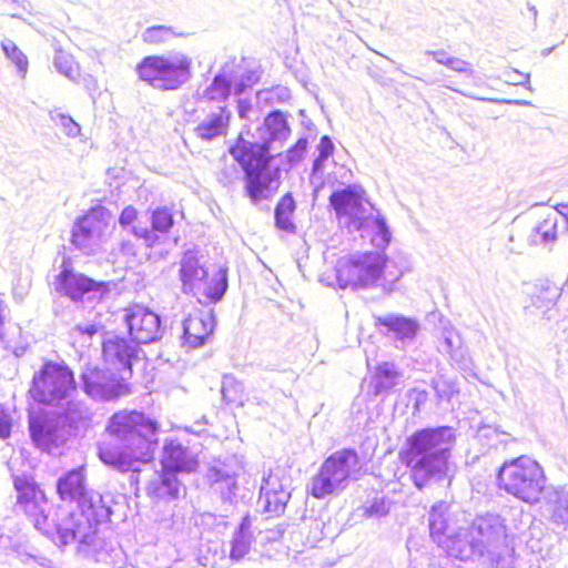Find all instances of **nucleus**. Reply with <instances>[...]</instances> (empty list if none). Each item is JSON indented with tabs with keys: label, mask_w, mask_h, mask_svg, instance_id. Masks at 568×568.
Instances as JSON below:
<instances>
[{
	"label": "nucleus",
	"mask_w": 568,
	"mask_h": 568,
	"mask_svg": "<svg viewBox=\"0 0 568 568\" xmlns=\"http://www.w3.org/2000/svg\"><path fill=\"white\" fill-rule=\"evenodd\" d=\"M139 343L131 337L113 336L102 343V355L106 371L116 372L126 382L132 375V363L139 357Z\"/></svg>",
	"instance_id": "9b49d317"
},
{
	"label": "nucleus",
	"mask_w": 568,
	"mask_h": 568,
	"mask_svg": "<svg viewBox=\"0 0 568 568\" xmlns=\"http://www.w3.org/2000/svg\"><path fill=\"white\" fill-rule=\"evenodd\" d=\"M111 213L102 206H94L84 212L71 231V243L80 250L93 253L94 247L110 229Z\"/></svg>",
	"instance_id": "9d476101"
},
{
	"label": "nucleus",
	"mask_w": 568,
	"mask_h": 568,
	"mask_svg": "<svg viewBox=\"0 0 568 568\" xmlns=\"http://www.w3.org/2000/svg\"><path fill=\"white\" fill-rule=\"evenodd\" d=\"M317 150H318V155L314 160V163H313L314 171L321 170L325 160L328 156L333 155V153H334V144H333L332 140L329 139V136L323 135L320 139Z\"/></svg>",
	"instance_id": "58836bf2"
},
{
	"label": "nucleus",
	"mask_w": 568,
	"mask_h": 568,
	"mask_svg": "<svg viewBox=\"0 0 568 568\" xmlns=\"http://www.w3.org/2000/svg\"><path fill=\"white\" fill-rule=\"evenodd\" d=\"M232 88V81L225 74H216L211 85L205 90L204 97L209 100H222L225 101Z\"/></svg>",
	"instance_id": "2f4dec72"
},
{
	"label": "nucleus",
	"mask_w": 568,
	"mask_h": 568,
	"mask_svg": "<svg viewBox=\"0 0 568 568\" xmlns=\"http://www.w3.org/2000/svg\"><path fill=\"white\" fill-rule=\"evenodd\" d=\"M498 486L507 494L527 503H538L546 489L544 468L528 456L505 462L498 471Z\"/></svg>",
	"instance_id": "423d86ee"
},
{
	"label": "nucleus",
	"mask_w": 568,
	"mask_h": 568,
	"mask_svg": "<svg viewBox=\"0 0 568 568\" xmlns=\"http://www.w3.org/2000/svg\"><path fill=\"white\" fill-rule=\"evenodd\" d=\"M119 224L122 229L131 232L136 239L138 233L145 230V226L141 225L140 212L133 205L125 206L119 215Z\"/></svg>",
	"instance_id": "f704fd0d"
},
{
	"label": "nucleus",
	"mask_w": 568,
	"mask_h": 568,
	"mask_svg": "<svg viewBox=\"0 0 568 568\" xmlns=\"http://www.w3.org/2000/svg\"><path fill=\"white\" fill-rule=\"evenodd\" d=\"M555 210L559 215H561L565 219L568 230V201L558 203L555 206Z\"/></svg>",
	"instance_id": "09e8293b"
},
{
	"label": "nucleus",
	"mask_w": 568,
	"mask_h": 568,
	"mask_svg": "<svg viewBox=\"0 0 568 568\" xmlns=\"http://www.w3.org/2000/svg\"><path fill=\"white\" fill-rule=\"evenodd\" d=\"M528 10L531 12V14H532L534 19H536V17H537V11H536V9H535L534 7H529V8H528Z\"/></svg>",
	"instance_id": "603ef678"
},
{
	"label": "nucleus",
	"mask_w": 568,
	"mask_h": 568,
	"mask_svg": "<svg viewBox=\"0 0 568 568\" xmlns=\"http://www.w3.org/2000/svg\"><path fill=\"white\" fill-rule=\"evenodd\" d=\"M54 121H59V124L63 126L69 135H77L80 133V126L70 116L58 113L52 116Z\"/></svg>",
	"instance_id": "ea45409f"
},
{
	"label": "nucleus",
	"mask_w": 568,
	"mask_h": 568,
	"mask_svg": "<svg viewBox=\"0 0 568 568\" xmlns=\"http://www.w3.org/2000/svg\"><path fill=\"white\" fill-rule=\"evenodd\" d=\"M77 390L75 373L64 361L44 359L31 377L28 396L39 406L55 408Z\"/></svg>",
	"instance_id": "39448f33"
},
{
	"label": "nucleus",
	"mask_w": 568,
	"mask_h": 568,
	"mask_svg": "<svg viewBox=\"0 0 568 568\" xmlns=\"http://www.w3.org/2000/svg\"><path fill=\"white\" fill-rule=\"evenodd\" d=\"M161 467L174 474L194 473L199 467V460L187 448L179 443L169 442L163 447Z\"/></svg>",
	"instance_id": "aec40b11"
},
{
	"label": "nucleus",
	"mask_w": 568,
	"mask_h": 568,
	"mask_svg": "<svg viewBox=\"0 0 568 568\" xmlns=\"http://www.w3.org/2000/svg\"><path fill=\"white\" fill-rule=\"evenodd\" d=\"M2 49L8 59L12 61L18 71L22 74V77H24L29 64L27 55L18 48L13 41L10 40L2 43Z\"/></svg>",
	"instance_id": "c9c22d12"
},
{
	"label": "nucleus",
	"mask_w": 568,
	"mask_h": 568,
	"mask_svg": "<svg viewBox=\"0 0 568 568\" xmlns=\"http://www.w3.org/2000/svg\"><path fill=\"white\" fill-rule=\"evenodd\" d=\"M214 325L211 312L197 311L189 314L183 325L184 343L189 347L201 346L212 335Z\"/></svg>",
	"instance_id": "412c9836"
},
{
	"label": "nucleus",
	"mask_w": 568,
	"mask_h": 568,
	"mask_svg": "<svg viewBox=\"0 0 568 568\" xmlns=\"http://www.w3.org/2000/svg\"><path fill=\"white\" fill-rule=\"evenodd\" d=\"M98 331L99 328L94 324H90L88 326L77 325L72 328L71 336L74 342L83 336H89L90 338H92L98 333Z\"/></svg>",
	"instance_id": "79ce46f5"
},
{
	"label": "nucleus",
	"mask_w": 568,
	"mask_h": 568,
	"mask_svg": "<svg viewBox=\"0 0 568 568\" xmlns=\"http://www.w3.org/2000/svg\"><path fill=\"white\" fill-rule=\"evenodd\" d=\"M82 388L90 396H100L110 393L116 397L130 393L131 387L126 382L116 378L112 372L105 376L97 366L87 365L81 373Z\"/></svg>",
	"instance_id": "dca6fc26"
},
{
	"label": "nucleus",
	"mask_w": 568,
	"mask_h": 568,
	"mask_svg": "<svg viewBox=\"0 0 568 568\" xmlns=\"http://www.w3.org/2000/svg\"><path fill=\"white\" fill-rule=\"evenodd\" d=\"M328 201L337 219L342 220L347 226L361 227L365 222L366 210L361 192L346 187L333 192Z\"/></svg>",
	"instance_id": "2eb2a0df"
},
{
	"label": "nucleus",
	"mask_w": 568,
	"mask_h": 568,
	"mask_svg": "<svg viewBox=\"0 0 568 568\" xmlns=\"http://www.w3.org/2000/svg\"><path fill=\"white\" fill-rule=\"evenodd\" d=\"M14 488L18 491L17 503L26 514L37 516L38 513H42V506L47 504L48 497L39 485L24 478H17Z\"/></svg>",
	"instance_id": "5701e85b"
},
{
	"label": "nucleus",
	"mask_w": 568,
	"mask_h": 568,
	"mask_svg": "<svg viewBox=\"0 0 568 568\" xmlns=\"http://www.w3.org/2000/svg\"><path fill=\"white\" fill-rule=\"evenodd\" d=\"M149 220L150 227L138 233V239L142 240L148 247H154L173 229L174 212L168 206H158L150 211Z\"/></svg>",
	"instance_id": "6ab92c4d"
},
{
	"label": "nucleus",
	"mask_w": 568,
	"mask_h": 568,
	"mask_svg": "<svg viewBox=\"0 0 568 568\" xmlns=\"http://www.w3.org/2000/svg\"><path fill=\"white\" fill-rule=\"evenodd\" d=\"M418 328V323L412 318L400 316L393 318V332L398 338H413Z\"/></svg>",
	"instance_id": "4c0bfd02"
},
{
	"label": "nucleus",
	"mask_w": 568,
	"mask_h": 568,
	"mask_svg": "<svg viewBox=\"0 0 568 568\" xmlns=\"http://www.w3.org/2000/svg\"><path fill=\"white\" fill-rule=\"evenodd\" d=\"M371 386L373 387V393L375 395H377L382 390V388H386V386H383L381 383V374L379 373H377L375 375L374 381L371 382Z\"/></svg>",
	"instance_id": "8fccbe9b"
},
{
	"label": "nucleus",
	"mask_w": 568,
	"mask_h": 568,
	"mask_svg": "<svg viewBox=\"0 0 568 568\" xmlns=\"http://www.w3.org/2000/svg\"><path fill=\"white\" fill-rule=\"evenodd\" d=\"M11 433V423L8 419V416L4 409L0 406V437L8 438Z\"/></svg>",
	"instance_id": "c03bdc74"
},
{
	"label": "nucleus",
	"mask_w": 568,
	"mask_h": 568,
	"mask_svg": "<svg viewBox=\"0 0 568 568\" xmlns=\"http://www.w3.org/2000/svg\"><path fill=\"white\" fill-rule=\"evenodd\" d=\"M29 432L34 445L49 453L65 443V437L58 425L42 416H34L29 419Z\"/></svg>",
	"instance_id": "a211bd4d"
},
{
	"label": "nucleus",
	"mask_w": 568,
	"mask_h": 568,
	"mask_svg": "<svg viewBox=\"0 0 568 568\" xmlns=\"http://www.w3.org/2000/svg\"><path fill=\"white\" fill-rule=\"evenodd\" d=\"M221 393L229 405L242 406L245 402L244 387L234 377L225 376L223 378Z\"/></svg>",
	"instance_id": "c756f323"
},
{
	"label": "nucleus",
	"mask_w": 568,
	"mask_h": 568,
	"mask_svg": "<svg viewBox=\"0 0 568 568\" xmlns=\"http://www.w3.org/2000/svg\"><path fill=\"white\" fill-rule=\"evenodd\" d=\"M59 291L74 302L82 301L84 295L91 292L105 294L109 284L102 281H94L85 274L77 273L71 266L69 258L63 260L61 272L57 276Z\"/></svg>",
	"instance_id": "ddd939ff"
},
{
	"label": "nucleus",
	"mask_w": 568,
	"mask_h": 568,
	"mask_svg": "<svg viewBox=\"0 0 568 568\" xmlns=\"http://www.w3.org/2000/svg\"><path fill=\"white\" fill-rule=\"evenodd\" d=\"M356 450L345 448L329 455L321 465L311 483L310 494L317 499L325 498L343 489L361 470Z\"/></svg>",
	"instance_id": "0eeeda50"
},
{
	"label": "nucleus",
	"mask_w": 568,
	"mask_h": 568,
	"mask_svg": "<svg viewBox=\"0 0 568 568\" xmlns=\"http://www.w3.org/2000/svg\"><path fill=\"white\" fill-rule=\"evenodd\" d=\"M263 126L268 141L262 143L247 140L240 133L229 148V153L244 172V189L252 202L268 199L280 186V169L271 168L274 155L270 141L290 132L286 116L281 111L267 114Z\"/></svg>",
	"instance_id": "7ed1b4c3"
},
{
	"label": "nucleus",
	"mask_w": 568,
	"mask_h": 568,
	"mask_svg": "<svg viewBox=\"0 0 568 568\" xmlns=\"http://www.w3.org/2000/svg\"><path fill=\"white\" fill-rule=\"evenodd\" d=\"M487 539L506 537V525L497 515H485L479 517L470 527Z\"/></svg>",
	"instance_id": "c85d7f7f"
},
{
	"label": "nucleus",
	"mask_w": 568,
	"mask_h": 568,
	"mask_svg": "<svg viewBox=\"0 0 568 568\" xmlns=\"http://www.w3.org/2000/svg\"><path fill=\"white\" fill-rule=\"evenodd\" d=\"M191 64V59L186 55L172 60L163 54H151L136 64L135 72L149 85L162 91H173L190 79Z\"/></svg>",
	"instance_id": "6e6552de"
},
{
	"label": "nucleus",
	"mask_w": 568,
	"mask_h": 568,
	"mask_svg": "<svg viewBox=\"0 0 568 568\" xmlns=\"http://www.w3.org/2000/svg\"><path fill=\"white\" fill-rule=\"evenodd\" d=\"M207 270L194 252H185L181 257L179 268L183 293L191 294L195 286L204 278Z\"/></svg>",
	"instance_id": "393cba45"
},
{
	"label": "nucleus",
	"mask_w": 568,
	"mask_h": 568,
	"mask_svg": "<svg viewBox=\"0 0 568 568\" xmlns=\"http://www.w3.org/2000/svg\"><path fill=\"white\" fill-rule=\"evenodd\" d=\"M561 296V287L549 280L539 281L530 295L531 305L545 311L554 307Z\"/></svg>",
	"instance_id": "bb28decb"
},
{
	"label": "nucleus",
	"mask_w": 568,
	"mask_h": 568,
	"mask_svg": "<svg viewBox=\"0 0 568 568\" xmlns=\"http://www.w3.org/2000/svg\"><path fill=\"white\" fill-rule=\"evenodd\" d=\"M55 491L62 503L74 504L77 510L58 519L45 532L59 546L73 542L90 545L105 507L102 495L90 486L87 466L64 471L57 480Z\"/></svg>",
	"instance_id": "f03ea898"
},
{
	"label": "nucleus",
	"mask_w": 568,
	"mask_h": 568,
	"mask_svg": "<svg viewBox=\"0 0 568 568\" xmlns=\"http://www.w3.org/2000/svg\"><path fill=\"white\" fill-rule=\"evenodd\" d=\"M59 417H65L67 420L75 422V420L80 419L82 416H81V410L77 407H73V408H69L64 413L60 414Z\"/></svg>",
	"instance_id": "de8ad7c7"
},
{
	"label": "nucleus",
	"mask_w": 568,
	"mask_h": 568,
	"mask_svg": "<svg viewBox=\"0 0 568 568\" xmlns=\"http://www.w3.org/2000/svg\"><path fill=\"white\" fill-rule=\"evenodd\" d=\"M296 203L291 193L284 194L277 202L274 211L275 225L277 229L294 233L296 225L294 223V212Z\"/></svg>",
	"instance_id": "cd10ccee"
},
{
	"label": "nucleus",
	"mask_w": 568,
	"mask_h": 568,
	"mask_svg": "<svg viewBox=\"0 0 568 568\" xmlns=\"http://www.w3.org/2000/svg\"><path fill=\"white\" fill-rule=\"evenodd\" d=\"M230 119L231 112L227 106H220L217 112L211 114L207 120L196 126V135L202 140L209 141L225 134L230 125Z\"/></svg>",
	"instance_id": "a878e982"
},
{
	"label": "nucleus",
	"mask_w": 568,
	"mask_h": 568,
	"mask_svg": "<svg viewBox=\"0 0 568 568\" xmlns=\"http://www.w3.org/2000/svg\"><path fill=\"white\" fill-rule=\"evenodd\" d=\"M226 288V271L222 268L207 270L204 278H202L191 294L196 296L201 303H216L222 298Z\"/></svg>",
	"instance_id": "4be33fe9"
},
{
	"label": "nucleus",
	"mask_w": 568,
	"mask_h": 568,
	"mask_svg": "<svg viewBox=\"0 0 568 568\" xmlns=\"http://www.w3.org/2000/svg\"><path fill=\"white\" fill-rule=\"evenodd\" d=\"M537 233L545 242H552L558 235V217L554 213L546 214L536 227Z\"/></svg>",
	"instance_id": "e433bc0d"
},
{
	"label": "nucleus",
	"mask_w": 568,
	"mask_h": 568,
	"mask_svg": "<svg viewBox=\"0 0 568 568\" xmlns=\"http://www.w3.org/2000/svg\"><path fill=\"white\" fill-rule=\"evenodd\" d=\"M550 518L556 525L568 526V493L556 491L550 501Z\"/></svg>",
	"instance_id": "473e14b6"
},
{
	"label": "nucleus",
	"mask_w": 568,
	"mask_h": 568,
	"mask_svg": "<svg viewBox=\"0 0 568 568\" xmlns=\"http://www.w3.org/2000/svg\"><path fill=\"white\" fill-rule=\"evenodd\" d=\"M382 267L371 256L341 260L336 267V281L342 288L366 286L381 274Z\"/></svg>",
	"instance_id": "f8f14e48"
},
{
	"label": "nucleus",
	"mask_w": 568,
	"mask_h": 568,
	"mask_svg": "<svg viewBox=\"0 0 568 568\" xmlns=\"http://www.w3.org/2000/svg\"><path fill=\"white\" fill-rule=\"evenodd\" d=\"M290 484V477L285 471L273 470L268 473L261 489L266 513L278 515L284 511L291 498Z\"/></svg>",
	"instance_id": "f3484780"
},
{
	"label": "nucleus",
	"mask_w": 568,
	"mask_h": 568,
	"mask_svg": "<svg viewBox=\"0 0 568 568\" xmlns=\"http://www.w3.org/2000/svg\"><path fill=\"white\" fill-rule=\"evenodd\" d=\"M504 77L507 82L513 84H524L528 81V74L515 69L504 71Z\"/></svg>",
	"instance_id": "37998d69"
},
{
	"label": "nucleus",
	"mask_w": 568,
	"mask_h": 568,
	"mask_svg": "<svg viewBox=\"0 0 568 568\" xmlns=\"http://www.w3.org/2000/svg\"><path fill=\"white\" fill-rule=\"evenodd\" d=\"M307 140L304 138L298 139L295 144L288 150V160L291 162H298L302 160L307 149Z\"/></svg>",
	"instance_id": "a19ab883"
},
{
	"label": "nucleus",
	"mask_w": 568,
	"mask_h": 568,
	"mask_svg": "<svg viewBox=\"0 0 568 568\" xmlns=\"http://www.w3.org/2000/svg\"><path fill=\"white\" fill-rule=\"evenodd\" d=\"M124 312V322L133 341L148 344L156 339L161 325L158 314L140 304L130 305Z\"/></svg>",
	"instance_id": "4468645a"
},
{
	"label": "nucleus",
	"mask_w": 568,
	"mask_h": 568,
	"mask_svg": "<svg viewBox=\"0 0 568 568\" xmlns=\"http://www.w3.org/2000/svg\"><path fill=\"white\" fill-rule=\"evenodd\" d=\"M429 535L448 556L458 559H464L467 548H475L478 545L477 540L468 538L467 529H450L449 507L443 501L430 509Z\"/></svg>",
	"instance_id": "1a4fd4ad"
},
{
	"label": "nucleus",
	"mask_w": 568,
	"mask_h": 568,
	"mask_svg": "<svg viewBox=\"0 0 568 568\" xmlns=\"http://www.w3.org/2000/svg\"><path fill=\"white\" fill-rule=\"evenodd\" d=\"M119 248L123 255H126V256H136L138 255L136 246L132 241H129V240L122 241L119 245Z\"/></svg>",
	"instance_id": "49530a36"
},
{
	"label": "nucleus",
	"mask_w": 568,
	"mask_h": 568,
	"mask_svg": "<svg viewBox=\"0 0 568 568\" xmlns=\"http://www.w3.org/2000/svg\"><path fill=\"white\" fill-rule=\"evenodd\" d=\"M455 436L449 427L423 428L414 432L399 452V460L409 468L419 489L434 480L448 477L450 449Z\"/></svg>",
	"instance_id": "20e7f679"
},
{
	"label": "nucleus",
	"mask_w": 568,
	"mask_h": 568,
	"mask_svg": "<svg viewBox=\"0 0 568 568\" xmlns=\"http://www.w3.org/2000/svg\"><path fill=\"white\" fill-rule=\"evenodd\" d=\"M182 490L183 485L178 475L162 467L159 477L150 480L146 486L148 496L155 501L178 499Z\"/></svg>",
	"instance_id": "b1692460"
},
{
	"label": "nucleus",
	"mask_w": 568,
	"mask_h": 568,
	"mask_svg": "<svg viewBox=\"0 0 568 568\" xmlns=\"http://www.w3.org/2000/svg\"><path fill=\"white\" fill-rule=\"evenodd\" d=\"M446 64L458 72H471L470 64L459 59H448Z\"/></svg>",
	"instance_id": "a18cd8bd"
},
{
	"label": "nucleus",
	"mask_w": 568,
	"mask_h": 568,
	"mask_svg": "<svg viewBox=\"0 0 568 568\" xmlns=\"http://www.w3.org/2000/svg\"><path fill=\"white\" fill-rule=\"evenodd\" d=\"M182 36L183 33L175 32L171 27L159 24L146 28L142 34V39L148 44L159 45L166 43L175 37Z\"/></svg>",
	"instance_id": "7c9ffc66"
},
{
	"label": "nucleus",
	"mask_w": 568,
	"mask_h": 568,
	"mask_svg": "<svg viewBox=\"0 0 568 568\" xmlns=\"http://www.w3.org/2000/svg\"><path fill=\"white\" fill-rule=\"evenodd\" d=\"M160 422L140 409H120L108 419L105 433L115 439L98 445L103 464L121 473L140 471L154 459L159 446Z\"/></svg>",
	"instance_id": "f257e3e1"
},
{
	"label": "nucleus",
	"mask_w": 568,
	"mask_h": 568,
	"mask_svg": "<svg viewBox=\"0 0 568 568\" xmlns=\"http://www.w3.org/2000/svg\"><path fill=\"white\" fill-rule=\"evenodd\" d=\"M253 542V536L245 531L241 526L239 532L232 541V548L230 550V558L233 561L242 560L251 550Z\"/></svg>",
	"instance_id": "72a5a7b5"
},
{
	"label": "nucleus",
	"mask_w": 568,
	"mask_h": 568,
	"mask_svg": "<svg viewBox=\"0 0 568 568\" xmlns=\"http://www.w3.org/2000/svg\"><path fill=\"white\" fill-rule=\"evenodd\" d=\"M4 312H6V304L0 298V338L2 337V327L4 324Z\"/></svg>",
	"instance_id": "3c124183"
}]
</instances>
